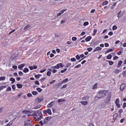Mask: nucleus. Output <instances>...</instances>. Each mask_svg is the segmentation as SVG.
<instances>
[{"instance_id":"nucleus-51","label":"nucleus","mask_w":126,"mask_h":126,"mask_svg":"<svg viewBox=\"0 0 126 126\" xmlns=\"http://www.w3.org/2000/svg\"><path fill=\"white\" fill-rule=\"evenodd\" d=\"M108 63H109V64L110 65H113V63H114L113 62H112V61H108Z\"/></svg>"},{"instance_id":"nucleus-47","label":"nucleus","mask_w":126,"mask_h":126,"mask_svg":"<svg viewBox=\"0 0 126 126\" xmlns=\"http://www.w3.org/2000/svg\"><path fill=\"white\" fill-rule=\"evenodd\" d=\"M41 107V105H37L36 107H34V109H39Z\"/></svg>"},{"instance_id":"nucleus-7","label":"nucleus","mask_w":126,"mask_h":126,"mask_svg":"<svg viewBox=\"0 0 126 126\" xmlns=\"http://www.w3.org/2000/svg\"><path fill=\"white\" fill-rule=\"evenodd\" d=\"M119 98H116V101H115V103L116 105V106L118 108H121V105L119 104Z\"/></svg>"},{"instance_id":"nucleus-1","label":"nucleus","mask_w":126,"mask_h":126,"mask_svg":"<svg viewBox=\"0 0 126 126\" xmlns=\"http://www.w3.org/2000/svg\"><path fill=\"white\" fill-rule=\"evenodd\" d=\"M105 96H106V92H100L95 97V100H97V98L101 99V98H103Z\"/></svg>"},{"instance_id":"nucleus-28","label":"nucleus","mask_w":126,"mask_h":126,"mask_svg":"<svg viewBox=\"0 0 126 126\" xmlns=\"http://www.w3.org/2000/svg\"><path fill=\"white\" fill-rule=\"evenodd\" d=\"M10 81L12 82V84H13L14 83V82H15V79L14 78H11V79H10Z\"/></svg>"},{"instance_id":"nucleus-30","label":"nucleus","mask_w":126,"mask_h":126,"mask_svg":"<svg viewBox=\"0 0 126 126\" xmlns=\"http://www.w3.org/2000/svg\"><path fill=\"white\" fill-rule=\"evenodd\" d=\"M36 90L39 93H41L42 91V90L40 88H37Z\"/></svg>"},{"instance_id":"nucleus-17","label":"nucleus","mask_w":126,"mask_h":126,"mask_svg":"<svg viewBox=\"0 0 126 126\" xmlns=\"http://www.w3.org/2000/svg\"><path fill=\"white\" fill-rule=\"evenodd\" d=\"M114 51V49H109V50H107L105 54H108L110 52H113Z\"/></svg>"},{"instance_id":"nucleus-12","label":"nucleus","mask_w":126,"mask_h":126,"mask_svg":"<svg viewBox=\"0 0 126 126\" xmlns=\"http://www.w3.org/2000/svg\"><path fill=\"white\" fill-rule=\"evenodd\" d=\"M53 105H54V102H51L49 104H48L47 108H51V107L53 106Z\"/></svg>"},{"instance_id":"nucleus-59","label":"nucleus","mask_w":126,"mask_h":126,"mask_svg":"<svg viewBox=\"0 0 126 126\" xmlns=\"http://www.w3.org/2000/svg\"><path fill=\"white\" fill-rule=\"evenodd\" d=\"M118 59V57L116 56H115L114 58H113V60L114 61H115V60H117V59Z\"/></svg>"},{"instance_id":"nucleus-42","label":"nucleus","mask_w":126,"mask_h":126,"mask_svg":"<svg viewBox=\"0 0 126 126\" xmlns=\"http://www.w3.org/2000/svg\"><path fill=\"white\" fill-rule=\"evenodd\" d=\"M32 94H33V95H37L38 94L37 92H32Z\"/></svg>"},{"instance_id":"nucleus-15","label":"nucleus","mask_w":126,"mask_h":126,"mask_svg":"<svg viewBox=\"0 0 126 126\" xmlns=\"http://www.w3.org/2000/svg\"><path fill=\"white\" fill-rule=\"evenodd\" d=\"M30 27H31V25H27V26L24 27V30H27V29H28V28H30Z\"/></svg>"},{"instance_id":"nucleus-13","label":"nucleus","mask_w":126,"mask_h":126,"mask_svg":"<svg viewBox=\"0 0 126 126\" xmlns=\"http://www.w3.org/2000/svg\"><path fill=\"white\" fill-rule=\"evenodd\" d=\"M80 103H81L82 105H88V102L87 101H80Z\"/></svg>"},{"instance_id":"nucleus-50","label":"nucleus","mask_w":126,"mask_h":126,"mask_svg":"<svg viewBox=\"0 0 126 126\" xmlns=\"http://www.w3.org/2000/svg\"><path fill=\"white\" fill-rule=\"evenodd\" d=\"M75 58L77 60H79L80 59V57L79 55H77V56H75Z\"/></svg>"},{"instance_id":"nucleus-60","label":"nucleus","mask_w":126,"mask_h":126,"mask_svg":"<svg viewBox=\"0 0 126 126\" xmlns=\"http://www.w3.org/2000/svg\"><path fill=\"white\" fill-rule=\"evenodd\" d=\"M113 34H114V33H113V32H110L108 33V35H109V36H112V35H113Z\"/></svg>"},{"instance_id":"nucleus-29","label":"nucleus","mask_w":126,"mask_h":126,"mask_svg":"<svg viewBox=\"0 0 126 126\" xmlns=\"http://www.w3.org/2000/svg\"><path fill=\"white\" fill-rule=\"evenodd\" d=\"M109 3V1L106 0L104 2H103L102 4V5H107Z\"/></svg>"},{"instance_id":"nucleus-44","label":"nucleus","mask_w":126,"mask_h":126,"mask_svg":"<svg viewBox=\"0 0 126 126\" xmlns=\"http://www.w3.org/2000/svg\"><path fill=\"white\" fill-rule=\"evenodd\" d=\"M88 24H89V23H88V22H85L84 23L83 25L84 26H87Z\"/></svg>"},{"instance_id":"nucleus-9","label":"nucleus","mask_w":126,"mask_h":126,"mask_svg":"<svg viewBox=\"0 0 126 126\" xmlns=\"http://www.w3.org/2000/svg\"><path fill=\"white\" fill-rule=\"evenodd\" d=\"M64 11H66V9H64L60 11V12L57 14V16H61V15H62V14H63V12H64Z\"/></svg>"},{"instance_id":"nucleus-31","label":"nucleus","mask_w":126,"mask_h":126,"mask_svg":"<svg viewBox=\"0 0 126 126\" xmlns=\"http://www.w3.org/2000/svg\"><path fill=\"white\" fill-rule=\"evenodd\" d=\"M97 84H95L94 85V86L93 87V89H94V90L97 89Z\"/></svg>"},{"instance_id":"nucleus-39","label":"nucleus","mask_w":126,"mask_h":126,"mask_svg":"<svg viewBox=\"0 0 126 126\" xmlns=\"http://www.w3.org/2000/svg\"><path fill=\"white\" fill-rule=\"evenodd\" d=\"M46 75L48 77H50L51 75V72H50V71H48L47 73H46Z\"/></svg>"},{"instance_id":"nucleus-10","label":"nucleus","mask_w":126,"mask_h":126,"mask_svg":"<svg viewBox=\"0 0 126 126\" xmlns=\"http://www.w3.org/2000/svg\"><path fill=\"white\" fill-rule=\"evenodd\" d=\"M33 113V111H23V114H32Z\"/></svg>"},{"instance_id":"nucleus-52","label":"nucleus","mask_w":126,"mask_h":126,"mask_svg":"<svg viewBox=\"0 0 126 126\" xmlns=\"http://www.w3.org/2000/svg\"><path fill=\"white\" fill-rule=\"evenodd\" d=\"M46 70H47V69H46V68H45V69H44L43 70H41L40 72L41 73H44L46 71Z\"/></svg>"},{"instance_id":"nucleus-4","label":"nucleus","mask_w":126,"mask_h":126,"mask_svg":"<svg viewBox=\"0 0 126 126\" xmlns=\"http://www.w3.org/2000/svg\"><path fill=\"white\" fill-rule=\"evenodd\" d=\"M43 100V96L39 97L38 98H36V100H35V103H36V104L42 102Z\"/></svg>"},{"instance_id":"nucleus-33","label":"nucleus","mask_w":126,"mask_h":126,"mask_svg":"<svg viewBox=\"0 0 126 126\" xmlns=\"http://www.w3.org/2000/svg\"><path fill=\"white\" fill-rule=\"evenodd\" d=\"M116 5H117V3H113V5H112L111 7V9H114V8H115V6H116Z\"/></svg>"},{"instance_id":"nucleus-37","label":"nucleus","mask_w":126,"mask_h":126,"mask_svg":"<svg viewBox=\"0 0 126 126\" xmlns=\"http://www.w3.org/2000/svg\"><path fill=\"white\" fill-rule=\"evenodd\" d=\"M39 125H41V126H43V125H45L44 122H43L42 121H41L40 122H39Z\"/></svg>"},{"instance_id":"nucleus-38","label":"nucleus","mask_w":126,"mask_h":126,"mask_svg":"<svg viewBox=\"0 0 126 126\" xmlns=\"http://www.w3.org/2000/svg\"><path fill=\"white\" fill-rule=\"evenodd\" d=\"M111 58H112V56L110 54L107 56L106 58L107 60H110Z\"/></svg>"},{"instance_id":"nucleus-34","label":"nucleus","mask_w":126,"mask_h":126,"mask_svg":"<svg viewBox=\"0 0 126 126\" xmlns=\"http://www.w3.org/2000/svg\"><path fill=\"white\" fill-rule=\"evenodd\" d=\"M11 87H8L6 89V92H11Z\"/></svg>"},{"instance_id":"nucleus-21","label":"nucleus","mask_w":126,"mask_h":126,"mask_svg":"<svg viewBox=\"0 0 126 126\" xmlns=\"http://www.w3.org/2000/svg\"><path fill=\"white\" fill-rule=\"evenodd\" d=\"M16 86L17 87H18V89H22L23 87V85L20 84H17Z\"/></svg>"},{"instance_id":"nucleus-5","label":"nucleus","mask_w":126,"mask_h":126,"mask_svg":"<svg viewBox=\"0 0 126 126\" xmlns=\"http://www.w3.org/2000/svg\"><path fill=\"white\" fill-rule=\"evenodd\" d=\"M43 114H48L50 116H51L52 114V111L51 109H47L43 111Z\"/></svg>"},{"instance_id":"nucleus-63","label":"nucleus","mask_w":126,"mask_h":126,"mask_svg":"<svg viewBox=\"0 0 126 126\" xmlns=\"http://www.w3.org/2000/svg\"><path fill=\"white\" fill-rule=\"evenodd\" d=\"M13 68L14 69H17V66H16V65H13Z\"/></svg>"},{"instance_id":"nucleus-36","label":"nucleus","mask_w":126,"mask_h":126,"mask_svg":"<svg viewBox=\"0 0 126 126\" xmlns=\"http://www.w3.org/2000/svg\"><path fill=\"white\" fill-rule=\"evenodd\" d=\"M42 76V75H40V74H38V75H35V78H36V79H39L40 78V77Z\"/></svg>"},{"instance_id":"nucleus-53","label":"nucleus","mask_w":126,"mask_h":126,"mask_svg":"<svg viewBox=\"0 0 126 126\" xmlns=\"http://www.w3.org/2000/svg\"><path fill=\"white\" fill-rule=\"evenodd\" d=\"M72 40L73 41H76V40H77V38L76 37H72Z\"/></svg>"},{"instance_id":"nucleus-61","label":"nucleus","mask_w":126,"mask_h":126,"mask_svg":"<svg viewBox=\"0 0 126 126\" xmlns=\"http://www.w3.org/2000/svg\"><path fill=\"white\" fill-rule=\"evenodd\" d=\"M123 107V108H125V107H126V102H124Z\"/></svg>"},{"instance_id":"nucleus-23","label":"nucleus","mask_w":126,"mask_h":126,"mask_svg":"<svg viewBox=\"0 0 126 126\" xmlns=\"http://www.w3.org/2000/svg\"><path fill=\"white\" fill-rule=\"evenodd\" d=\"M25 64L24 63L21 64L20 65H18V68L21 69L24 67Z\"/></svg>"},{"instance_id":"nucleus-3","label":"nucleus","mask_w":126,"mask_h":126,"mask_svg":"<svg viewBox=\"0 0 126 126\" xmlns=\"http://www.w3.org/2000/svg\"><path fill=\"white\" fill-rule=\"evenodd\" d=\"M37 114H38V116H37L36 117H35V120L36 121H39L42 119V114L41 112L39 111L37 112Z\"/></svg>"},{"instance_id":"nucleus-11","label":"nucleus","mask_w":126,"mask_h":126,"mask_svg":"<svg viewBox=\"0 0 126 126\" xmlns=\"http://www.w3.org/2000/svg\"><path fill=\"white\" fill-rule=\"evenodd\" d=\"M31 126V123L29 121H27L25 122V123L23 126Z\"/></svg>"},{"instance_id":"nucleus-16","label":"nucleus","mask_w":126,"mask_h":126,"mask_svg":"<svg viewBox=\"0 0 126 126\" xmlns=\"http://www.w3.org/2000/svg\"><path fill=\"white\" fill-rule=\"evenodd\" d=\"M92 38V37H91V36H89L85 39V40L86 41V42H89V41H90V40H91Z\"/></svg>"},{"instance_id":"nucleus-48","label":"nucleus","mask_w":126,"mask_h":126,"mask_svg":"<svg viewBox=\"0 0 126 126\" xmlns=\"http://www.w3.org/2000/svg\"><path fill=\"white\" fill-rule=\"evenodd\" d=\"M81 67V64H79L76 65V66H75V68H80Z\"/></svg>"},{"instance_id":"nucleus-40","label":"nucleus","mask_w":126,"mask_h":126,"mask_svg":"<svg viewBox=\"0 0 126 126\" xmlns=\"http://www.w3.org/2000/svg\"><path fill=\"white\" fill-rule=\"evenodd\" d=\"M6 88V86H1L0 87V90H2L4 89H5Z\"/></svg>"},{"instance_id":"nucleus-54","label":"nucleus","mask_w":126,"mask_h":126,"mask_svg":"<svg viewBox=\"0 0 126 126\" xmlns=\"http://www.w3.org/2000/svg\"><path fill=\"white\" fill-rule=\"evenodd\" d=\"M27 96L28 97H31L32 96V94L31 93H28Z\"/></svg>"},{"instance_id":"nucleus-35","label":"nucleus","mask_w":126,"mask_h":126,"mask_svg":"<svg viewBox=\"0 0 126 126\" xmlns=\"http://www.w3.org/2000/svg\"><path fill=\"white\" fill-rule=\"evenodd\" d=\"M120 72V70L119 69H117L116 70H115V71H114V73H115L116 74L119 73Z\"/></svg>"},{"instance_id":"nucleus-2","label":"nucleus","mask_w":126,"mask_h":126,"mask_svg":"<svg viewBox=\"0 0 126 126\" xmlns=\"http://www.w3.org/2000/svg\"><path fill=\"white\" fill-rule=\"evenodd\" d=\"M63 65L62 63H58L56 66H51V68L53 69H59L61 68H63Z\"/></svg>"},{"instance_id":"nucleus-14","label":"nucleus","mask_w":126,"mask_h":126,"mask_svg":"<svg viewBox=\"0 0 126 126\" xmlns=\"http://www.w3.org/2000/svg\"><path fill=\"white\" fill-rule=\"evenodd\" d=\"M118 117V113H115V114H114V116H113V120L114 121H116V120H117Z\"/></svg>"},{"instance_id":"nucleus-22","label":"nucleus","mask_w":126,"mask_h":126,"mask_svg":"<svg viewBox=\"0 0 126 126\" xmlns=\"http://www.w3.org/2000/svg\"><path fill=\"white\" fill-rule=\"evenodd\" d=\"M35 43V40L34 39H32L30 42H29L30 46H31V45H33Z\"/></svg>"},{"instance_id":"nucleus-25","label":"nucleus","mask_w":126,"mask_h":126,"mask_svg":"<svg viewBox=\"0 0 126 126\" xmlns=\"http://www.w3.org/2000/svg\"><path fill=\"white\" fill-rule=\"evenodd\" d=\"M29 69L28 68H25L23 70V72L25 73H27V72H29Z\"/></svg>"},{"instance_id":"nucleus-46","label":"nucleus","mask_w":126,"mask_h":126,"mask_svg":"<svg viewBox=\"0 0 126 126\" xmlns=\"http://www.w3.org/2000/svg\"><path fill=\"white\" fill-rule=\"evenodd\" d=\"M67 68H65L64 70H62L61 72V73H64L65 71H67Z\"/></svg>"},{"instance_id":"nucleus-18","label":"nucleus","mask_w":126,"mask_h":126,"mask_svg":"<svg viewBox=\"0 0 126 126\" xmlns=\"http://www.w3.org/2000/svg\"><path fill=\"white\" fill-rule=\"evenodd\" d=\"M89 98H90V97L88 96H85V97H83L82 98V100L85 101V100H88Z\"/></svg>"},{"instance_id":"nucleus-57","label":"nucleus","mask_w":126,"mask_h":126,"mask_svg":"<svg viewBox=\"0 0 126 126\" xmlns=\"http://www.w3.org/2000/svg\"><path fill=\"white\" fill-rule=\"evenodd\" d=\"M34 84H36V85H40V83H39V81H35Z\"/></svg>"},{"instance_id":"nucleus-20","label":"nucleus","mask_w":126,"mask_h":126,"mask_svg":"<svg viewBox=\"0 0 126 126\" xmlns=\"http://www.w3.org/2000/svg\"><path fill=\"white\" fill-rule=\"evenodd\" d=\"M68 79H64L63 81H62V84H65L68 82Z\"/></svg>"},{"instance_id":"nucleus-6","label":"nucleus","mask_w":126,"mask_h":126,"mask_svg":"<svg viewBox=\"0 0 126 126\" xmlns=\"http://www.w3.org/2000/svg\"><path fill=\"white\" fill-rule=\"evenodd\" d=\"M51 119H52L51 116H49V117L45 118L43 121L44 124H47L48 123V122L49 121H50Z\"/></svg>"},{"instance_id":"nucleus-27","label":"nucleus","mask_w":126,"mask_h":126,"mask_svg":"<svg viewBox=\"0 0 126 126\" xmlns=\"http://www.w3.org/2000/svg\"><path fill=\"white\" fill-rule=\"evenodd\" d=\"M101 50V48H95V49L94 50L93 52H94V53H95V52L99 51Z\"/></svg>"},{"instance_id":"nucleus-32","label":"nucleus","mask_w":126,"mask_h":126,"mask_svg":"<svg viewBox=\"0 0 126 126\" xmlns=\"http://www.w3.org/2000/svg\"><path fill=\"white\" fill-rule=\"evenodd\" d=\"M96 33H97V30H94V33H93V36H95L96 35Z\"/></svg>"},{"instance_id":"nucleus-62","label":"nucleus","mask_w":126,"mask_h":126,"mask_svg":"<svg viewBox=\"0 0 126 126\" xmlns=\"http://www.w3.org/2000/svg\"><path fill=\"white\" fill-rule=\"evenodd\" d=\"M123 75L124 77H126V71L123 72Z\"/></svg>"},{"instance_id":"nucleus-55","label":"nucleus","mask_w":126,"mask_h":126,"mask_svg":"<svg viewBox=\"0 0 126 126\" xmlns=\"http://www.w3.org/2000/svg\"><path fill=\"white\" fill-rule=\"evenodd\" d=\"M32 68L34 69H36V68H38V66L35 65H34L33 66H32Z\"/></svg>"},{"instance_id":"nucleus-8","label":"nucleus","mask_w":126,"mask_h":126,"mask_svg":"<svg viewBox=\"0 0 126 126\" xmlns=\"http://www.w3.org/2000/svg\"><path fill=\"white\" fill-rule=\"evenodd\" d=\"M125 88H126V84H123L120 86V91H124V90H125Z\"/></svg>"},{"instance_id":"nucleus-64","label":"nucleus","mask_w":126,"mask_h":126,"mask_svg":"<svg viewBox=\"0 0 126 126\" xmlns=\"http://www.w3.org/2000/svg\"><path fill=\"white\" fill-rule=\"evenodd\" d=\"M12 88H13V90H15L16 89V86L15 85L12 86Z\"/></svg>"},{"instance_id":"nucleus-45","label":"nucleus","mask_w":126,"mask_h":126,"mask_svg":"<svg viewBox=\"0 0 126 126\" xmlns=\"http://www.w3.org/2000/svg\"><path fill=\"white\" fill-rule=\"evenodd\" d=\"M71 62H74L76 61V59H75L74 58H72L70 59Z\"/></svg>"},{"instance_id":"nucleus-19","label":"nucleus","mask_w":126,"mask_h":126,"mask_svg":"<svg viewBox=\"0 0 126 126\" xmlns=\"http://www.w3.org/2000/svg\"><path fill=\"white\" fill-rule=\"evenodd\" d=\"M13 122H9V123H8L5 126H15V125H12Z\"/></svg>"},{"instance_id":"nucleus-24","label":"nucleus","mask_w":126,"mask_h":126,"mask_svg":"<svg viewBox=\"0 0 126 126\" xmlns=\"http://www.w3.org/2000/svg\"><path fill=\"white\" fill-rule=\"evenodd\" d=\"M122 61H119L118 65L117 66L118 67V68H120L121 65H122Z\"/></svg>"},{"instance_id":"nucleus-56","label":"nucleus","mask_w":126,"mask_h":126,"mask_svg":"<svg viewBox=\"0 0 126 126\" xmlns=\"http://www.w3.org/2000/svg\"><path fill=\"white\" fill-rule=\"evenodd\" d=\"M57 71H58V70H56V69H53L52 70V72H53V73H56Z\"/></svg>"},{"instance_id":"nucleus-41","label":"nucleus","mask_w":126,"mask_h":126,"mask_svg":"<svg viewBox=\"0 0 126 126\" xmlns=\"http://www.w3.org/2000/svg\"><path fill=\"white\" fill-rule=\"evenodd\" d=\"M64 101H65V100L63 99H59V100L58 101V102H64Z\"/></svg>"},{"instance_id":"nucleus-49","label":"nucleus","mask_w":126,"mask_h":126,"mask_svg":"<svg viewBox=\"0 0 126 126\" xmlns=\"http://www.w3.org/2000/svg\"><path fill=\"white\" fill-rule=\"evenodd\" d=\"M17 56L16 55V54H13V56H12L11 58L12 59H15Z\"/></svg>"},{"instance_id":"nucleus-58","label":"nucleus","mask_w":126,"mask_h":126,"mask_svg":"<svg viewBox=\"0 0 126 126\" xmlns=\"http://www.w3.org/2000/svg\"><path fill=\"white\" fill-rule=\"evenodd\" d=\"M93 50V48H87V50L88 51V52H91Z\"/></svg>"},{"instance_id":"nucleus-43","label":"nucleus","mask_w":126,"mask_h":126,"mask_svg":"<svg viewBox=\"0 0 126 126\" xmlns=\"http://www.w3.org/2000/svg\"><path fill=\"white\" fill-rule=\"evenodd\" d=\"M117 29L118 27H117V26H113L112 27L113 30H117Z\"/></svg>"},{"instance_id":"nucleus-26","label":"nucleus","mask_w":126,"mask_h":126,"mask_svg":"<svg viewBox=\"0 0 126 126\" xmlns=\"http://www.w3.org/2000/svg\"><path fill=\"white\" fill-rule=\"evenodd\" d=\"M5 79H6L5 76L0 77V81H4L5 80Z\"/></svg>"}]
</instances>
